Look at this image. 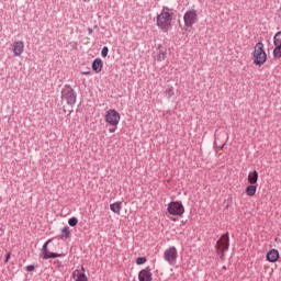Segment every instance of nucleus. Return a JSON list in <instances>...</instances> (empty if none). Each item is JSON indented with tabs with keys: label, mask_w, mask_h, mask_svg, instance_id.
<instances>
[{
	"label": "nucleus",
	"mask_w": 281,
	"mask_h": 281,
	"mask_svg": "<svg viewBox=\"0 0 281 281\" xmlns=\"http://www.w3.org/2000/svg\"><path fill=\"white\" fill-rule=\"evenodd\" d=\"M252 60L254 65L257 67H262V65L267 63V52L265 50V44L262 42H258L255 45Z\"/></svg>",
	"instance_id": "nucleus-2"
},
{
	"label": "nucleus",
	"mask_w": 281,
	"mask_h": 281,
	"mask_svg": "<svg viewBox=\"0 0 281 281\" xmlns=\"http://www.w3.org/2000/svg\"><path fill=\"white\" fill-rule=\"evenodd\" d=\"M139 281H153V272H150V267H147L138 272Z\"/></svg>",
	"instance_id": "nucleus-8"
},
{
	"label": "nucleus",
	"mask_w": 281,
	"mask_h": 281,
	"mask_svg": "<svg viewBox=\"0 0 281 281\" xmlns=\"http://www.w3.org/2000/svg\"><path fill=\"white\" fill-rule=\"evenodd\" d=\"M146 257H138L136 259V265H146Z\"/></svg>",
	"instance_id": "nucleus-25"
},
{
	"label": "nucleus",
	"mask_w": 281,
	"mask_h": 281,
	"mask_svg": "<svg viewBox=\"0 0 281 281\" xmlns=\"http://www.w3.org/2000/svg\"><path fill=\"white\" fill-rule=\"evenodd\" d=\"M120 112H117L116 110H108L105 113V122L106 124H110V126H117V124H120Z\"/></svg>",
	"instance_id": "nucleus-6"
},
{
	"label": "nucleus",
	"mask_w": 281,
	"mask_h": 281,
	"mask_svg": "<svg viewBox=\"0 0 281 281\" xmlns=\"http://www.w3.org/2000/svg\"><path fill=\"white\" fill-rule=\"evenodd\" d=\"M220 247H222L223 251H227L229 249V233H225L222 235L221 239L217 241Z\"/></svg>",
	"instance_id": "nucleus-9"
},
{
	"label": "nucleus",
	"mask_w": 281,
	"mask_h": 281,
	"mask_svg": "<svg viewBox=\"0 0 281 281\" xmlns=\"http://www.w3.org/2000/svg\"><path fill=\"white\" fill-rule=\"evenodd\" d=\"M166 56H167L166 50L160 52V53L158 54V56H157L158 63H161V61L166 60Z\"/></svg>",
	"instance_id": "nucleus-22"
},
{
	"label": "nucleus",
	"mask_w": 281,
	"mask_h": 281,
	"mask_svg": "<svg viewBox=\"0 0 281 281\" xmlns=\"http://www.w3.org/2000/svg\"><path fill=\"white\" fill-rule=\"evenodd\" d=\"M175 95V87L170 86L166 91H165V98H172Z\"/></svg>",
	"instance_id": "nucleus-19"
},
{
	"label": "nucleus",
	"mask_w": 281,
	"mask_h": 281,
	"mask_svg": "<svg viewBox=\"0 0 281 281\" xmlns=\"http://www.w3.org/2000/svg\"><path fill=\"white\" fill-rule=\"evenodd\" d=\"M227 145V142H224L218 148L220 150H223V148H225V146Z\"/></svg>",
	"instance_id": "nucleus-29"
},
{
	"label": "nucleus",
	"mask_w": 281,
	"mask_h": 281,
	"mask_svg": "<svg viewBox=\"0 0 281 281\" xmlns=\"http://www.w3.org/2000/svg\"><path fill=\"white\" fill-rule=\"evenodd\" d=\"M273 45H281V31H279L274 34Z\"/></svg>",
	"instance_id": "nucleus-20"
},
{
	"label": "nucleus",
	"mask_w": 281,
	"mask_h": 281,
	"mask_svg": "<svg viewBox=\"0 0 281 281\" xmlns=\"http://www.w3.org/2000/svg\"><path fill=\"white\" fill-rule=\"evenodd\" d=\"M35 267L34 265L26 266V271H34Z\"/></svg>",
	"instance_id": "nucleus-27"
},
{
	"label": "nucleus",
	"mask_w": 281,
	"mask_h": 281,
	"mask_svg": "<svg viewBox=\"0 0 281 281\" xmlns=\"http://www.w3.org/2000/svg\"><path fill=\"white\" fill-rule=\"evenodd\" d=\"M115 131H117V126H115V128H110L109 133H115Z\"/></svg>",
	"instance_id": "nucleus-31"
},
{
	"label": "nucleus",
	"mask_w": 281,
	"mask_h": 281,
	"mask_svg": "<svg viewBox=\"0 0 281 281\" xmlns=\"http://www.w3.org/2000/svg\"><path fill=\"white\" fill-rule=\"evenodd\" d=\"M175 13L170 12V8L164 7L161 12L156 18V25L162 32H168L172 25V16Z\"/></svg>",
	"instance_id": "nucleus-1"
},
{
	"label": "nucleus",
	"mask_w": 281,
	"mask_h": 281,
	"mask_svg": "<svg viewBox=\"0 0 281 281\" xmlns=\"http://www.w3.org/2000/svg\"><path fill=\"white\" fill-rule=\"evenodd\" d=\"M102 60L100 58H95L93 61H92V70L95 72V74H100V71H102Z\"/></svg>",
	"instance_id": "nucleus-14"
},
{
	"label": "nucleus",
	"mask_w": 281,
	"mask_h": 281,
	"mask_svg": "<svg viewBox=\"0 0 281 281\" xmlns=\"http://www.w3.org/2000/svg\"><path fill=\"white\" fill-rule=\"evenodd\" d=\"M68 225H69L70 227H76V225H78V217H70V218L68 220Z\"/></svg>",
	"instance_id": "nucleus-23"
},
{
	"label": "nucleus",
	"mask_w": 281,
	"mask_h": 281,
	"mask_svg": "<svg viewBox=\"0 0 281 281\" xmlns=\"http://www.w3.org/2000/svg\"><path fill=\"white\" fill-rule=\"evenodd\" d=\"M81 74H82V76H89V74H91V71H90L89 68H88V70L82 71Z\"/></svg>",
	"instance_id": "nucleus-28"
},
{
	"label": "nucleus",
	"mask_w": 281,
	"mask_h": 281,
	"mask_svg": "<svg viewBox=\"0 0 281 281\" xmlns=\"http://www.w3.org/2000/svg\"><path fill=\"white\" fill-rule=\"evenodd\" d=\"M248 183L251 186H258V171L254 170L248 173Z\"/></svg>",
	"instance_id": "nucleus-13"
},
{
	"label": "nucleus",
	"mask_w": 281,
	"mask_h": 281,
	"mask_svg": "<svg viewBox=\"0 0 281 281\" xmlns=\"http://www.w3.org/2000/svg\"><path fill=\"white\" fill-rule=\"evenodd\" d=\"M9 260H10V252H8V254L5 255L4 262H8Z\"/></svg>",
	"instance_id": "nucleus-30"
},
{
	"label": "nucleus",
	"mask_w": 281,
	"mask_h": 281,
	"mask_svg": "<svg viewBox=\"0 0 281 281\" xmlns=\"http://www.w3.org/2000/svg\"><path fill=\"white\" fill-rule=\"evenodd\" d=\"M49 243H52V239H48L46 243H44V245L42 247V258H43V260H49V258L52 256V252L47 248Z\"/></svg>",
	"instance_id": "nucleus-11"
},
{
	"label": "nucleus",
	"mask_w": 281,
	"mask_h": 281,
	"mask_svg": "<svg viewBox=\"0 0 281 281\" xmlns=\"http://www.w3.org/2000/svg\"><path fill=\"white\" fill-rule=\"evenodd\" d=\"M258 190V186L257 184H250L246 188V194L247 196H255L256 192Z\"/></svg>",
	"instance_id": "nucleus-16"
},
{
	"label": "nucleus",
	"mask_w": 281,
	"mask_h": 281,
	"mask_svg": "<svg viewBox=\"0 0 281 281\" xmlns=\"http://www.w3.org/2000/svg\"><path fill=\"white\" fill-rule=\"evenodd\" d=\"M101 56H102V58H106L109 56V47L108 46H103V48L101 50Z\"/></svg>",
	"instance_id": "nucleus-24"
},
{
	"label": "nucleus",
	"mask_w": 281,
	"mask_h": 281,
	"mask_svg": "<svg viewBox=\"0 0 281 281\" xmlns=\"http://www.w3.org/2000/svg\"><path fill=\"white\" fill-rule=\"evenodd\" d=\"M60 238H71V231L69 228V226H65L64 228H61V233H60Z\"/></svg>",
	"instance_id": "nucleus-17"
},
{
	"label": "nucleus",
	"mask_w": 281,
	"mask_h": 281,
	"mask_svg": "<svg viewBox=\"0 0 281 281\" xmlns=\"http://www.w3.org/2000/svg\"><path fill=\"white\" fill-rule=\"evenodd\" d=\"M50 258H63V254H58V252H52Z\"/></svg>",
	"instance_id": "nucleus-26"
},
{
	"label": "nucleus",
	"mask_w": 281,
	"mask_h": 281,
	"mask_svg": "<svg viewBox=\"0 0 281 281\" xmlns=\"http://www.w3.org/2000/svg\"><path fill=\"white\" fill-rule=\"evenodd\" d=\"M76 281H89L85 272H78Z\"/></svg>",
	"instance_id": "nucleus-21"
},
{
	"label": "nucleus",
	"mask_w": 281,
	"mask_h": 281,
	"mask_svg": "<svg viewBox=\"0 0 281 281\" xmlns=\"http://www.w3.org/2000/svg\"><path fill=\"white\" fill-rule=\"evenodd\" d=\"M88 34H89V35L93 34V29L88 27Z\"/></svg>",
	"instance_id": "nucleus-32"
},
{
	"label": "nucleus",
	"mask_w": 281,
	"mask_h": 281,
	"mask_svg": "<svg viewBox=\"0 0 281 281\" xmlns=\"http://www.w3.org/2000/svg\"><path fill=\"white\" fill-rule=\"evenodd\" d=\"M183 21L186 27H192L196 23V21H199L196 10L192 9L187 11L183 15Z\"/></svg>",
	"instance_id": "nucleus-7"
},
{
	"label": "nucleus",
	"mask_w": 281,
	"mask_h": 281,
	"mask_svg": "<svg viewBox=\"0 0 281 281\" xmlns=\"http://www.w3.org/2000/svg\"><path fill=\"white\" fill-rule=\"evenodd\" d=\"M111 212H114V214H120L122 212V202H114L110 204Z\"/></svg>",
	"instance_id": "nucleus-15"
},
{
	"label": "nucleus",
	"mask_w": 281,
	"mask_h": 281,
	"mask_svg": "<svg viewBox=\"0 0 281 281\" xmlns=\"http://www.w3.org/2000/svg\"><path fill=\"white\" fill-rule=\"evenodd\" d=\"M214 144L216 145V144H218V138H215V142H214Z\"/></svg>",
	"instance_id": "nucleus-33"
},
{
	"label": "nucleus",
	"mask_w": 281,
	"mask_h": 281,
	"mask_svg": "<svg viewBox=\"0 0 281 281\" xmlns=\"http://www.w3.org/2000/svg\"><path fill=\"white\" fill-rule=\"evenodd\" d=\"M25 48V44L23 41H18L13 43V54L14 56H21L23 54V49Z\"/></svg>",
	"instance_id": "nucleus-10"
},
{
	"label": "nucleus",
	"mask_w": 281,
	"mask_h": 281,
	"mask_svg": "<svg viewBox=\"0 0 281 281\" xmlns=\"http://www.w3.org/2000/svg\"><path fill=\"white\" fill-rule=\"evenodd\" d=\"M61 100H66L68 106H71L69 113H74V106H76L78 93L71 86H65V88L61 90Z\"/></svg>",
	"instance_id": "nucleus-3"
},
{
	"label": "nucleus",
	"mask_w": 281,
	"mask_h": 281,
	"mask_svg": "<svg viewBox=\"0 0 281 281\" xmlns=\"http://www.w3.org/2000/svg\"><path fill=\"white\" fill-rule=\"evenodd\" d=\"M167 212L171 214V216H183L186 207H183V203L172 201L168 204Z\"/></svg>",
	"instance_id": "nucleus-4"
},
{
	"label": "nucleus",
	"mask_w": 281,
	"mask_h": 281,
	"mask_svg": "<svg viewBox=\"0 0 281 281\" xmlns=\"http://www.w3.org/2000/svg\"><path fill=\"white\" fill-rule=\"evenodd\" d=\"M177 258H179L177 247L171 246L165 250L164 259L166 260V262H168V265H177Z\"/></svg>",
	"instance_id": "nucleus-5"
},
{
	"label": "nucleus",
	"mask_w": 281,
	"mask_h": 281,
	"mask_svg": "<svg viewBox=\"0 0 281 281\" xmlns=\"http://www.w3.org/2000/svg\"><path fill=\"white\" fill-rule=\"evenodd\" d=\"M268 262H278V258H280V252L276 249H271L266 256Z\"/></svg>",
	"instance_id": "nucleus-12"
},
{
	"label": "nucleus",
	"mask_w": 281,
	"mask_h": 281,
	"mask_svg": "<svg viewBox=\"0 0 281 281\" xmlns=\"http://www.w3.org/2000/svg\"><path fill=\"white\" fill-rule=\"evenodd\" d=\"M273 58L280 59L281 58V44H274L273 49Z\"/></svg>",
	"instance_id": "nucleus-18"
}]
</instances>
